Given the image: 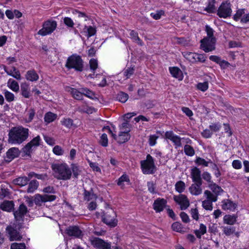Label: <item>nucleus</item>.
Segmentation results:
<instances>
[{
  "mask_svg": "<svg viewBox=\"0 0 249 249\" xmlns=\"http://www.w3.org/2000/svg\"><path fill=\"white\" fill-rule=\"evenodd\" d=\"M29 136V130L21 125L12 127L8 134L9 143L20 144L25 141Z\"/></svg>",
  "mask_w": 249,
  "mask_h": 249,
  "instance_id": "f257e3e1",
  "label": "nucleus"
},
{
  "mask_svg": "<svg viewBox=\"0 0 249 249\" xmlns=\"http://www.w3.org/2000/svg\"><path fill=\"white\" fill-rule=\"evenodd\" d=\"M51 168L53 172L55 178L59 180H67L71 179L72 172L68 165L65 163L53 164Z\"/></svg>",
  "mask_w": 249,
  "mask_h": 249,
  "instance_id": "f03ea898",
  "label": "nucleus"
},
{
  "mask_svg": "<svg viewBox=\"0 0 249 249\" xmlns=\"http://www.w3.org/2000/svg\"><path fill=\"white\" fill-rule=\"evenodd\" d=\"M83 61L81 56L76 54H72L67 59L65 66L68 69H73L77 71L83 70Z\"/></svg>",
  "mask_w": 249,
  "mask_h": 249,
  "instance_id": "7ed1b4c3",
  "label": "nucleus"
},
{
  "mask_svg": "<svg viewBox=\"0 0 249 249\" xmlns=\"http://www.w3.org/2000/svg\"><path fill=\"white\" fill-rule=\"evenodd\" d=\"M57 25L55 20H46L43 23L42 28L38 31L37 34L41 36L50 35L56 29Z\"/></svg>",
  "mask_w": 249,
  "mask_h": 249,
  "instance_id": "20e7f679",
  "label": "nucleus"
},
{
  "mask_svg": "<svg viewBox=\"0 0 249 249\" xmlns=\"http://www.w3.org/2000/svg\"><path fill=\"white\" fill-rule=\"evenodd\" d=\"M141 167L143 174H152L155 172L156 166L152 157L148 154L146 160L141 161Z\"/></svg>",
  "mask_w": 249,
  "mask_h": 249,
  "instance_id": "39448f33",
  "label": "nucleus"
},
{
  "mask_svg": "<svg viewBox=\"0 0 249 249\" xmlns=\"http://www.w3.org/2000/svg\"><path fill=\"white\" fill-rule=\"evenodd\" d=\"M115 212L112 209H108L102 216V221L106 224L112 227H115L117 224V220Z\"/></svg>",
  "mask_w": 249,
  "mask_h": 249,
  "instance_id": "423d86ee",
  "label": "nucleus"
},
{
  "mask_svg": "<svg viewBox=\"0 0 249 249\" xmlns=\"http://www.w3.org/2000/svg\"><path fill=\"white\" fill-rule=\"evenodd\" d=\"M215 38H204L201 39V48L205 52H209L215 50Z\"/></svg>",
  "mask_w": 249,
  "mask_h": 249,
  "instance_id": "0eeeda50",
  "label": "nucleus"
},
{
  "mask_svg": "<svg viewBox=\"0 0 249 249\" xmlns=\"http://www.w3.org/2000/svg\"><path fill=\"white\" fill-rule=\"evenodd\" d=\"M217 12V14L220 18H225L230 17L232 12L231 4L228 2H223Z\"/></svg>",
  "mask_w": 249,
  "mask_h": 249,
  "instance_id": "6e6552de",
  "label": "nucleus"
},
{
  "mask_svg": "<svg viewBox=\"0 0 249 249\" xmlns=\"http://www.w3.org/2000/svg\"><path fill=\"white\" fill-rule=\"evenodd\" d=\"M41 139L39 136H37L33 138L29 142L27 143L23 148V152L26 155H30L33 151L34 147H37L39 145Z\"/></svg>",
  "mask_w": 249,
  "mask_h": 249,
  "instance_id": "1a4fd4ad",
  "label": "nucleus"
},
{
  "mask_svg": "<svg viewBox=\"0 0 249 249\" xmlns=\"http://www.w3.org/2000/svg\"><path fill=\"white\" fill-rule=\"evenodd\" d=\"M91 244L97 249H111L110 243L106 242L98 237L93 239L91 241Z\"/></svg>",
  "mask_w": 249,
  "mask_h": 249,
  "instance_id": "9d476101",
  "label": "nucleus"
},
{
  "mask_svg": "<svg viewBox=\"0 0 249 249\" xmlns=\"http://www.w3.org/2000/svg\"><path fill=\"white\" fill-rule=\"evenodd\" d=\"M174 200L180 206L181 209L186 210L190 205V202L187 196L184 195L175 196Z\"/></svg>",
  "mask_w": 249,
  "mask_h": 249,
  "instance_id": "9b49d317",
  "label": "nucleus"
},
{
  "mask_svg": "<svg viewBox=\"0 0 249 249\" xmlns=\"http://www.w3.org/2000/svg\"><path fill=\"white\" fill-rule=\"evenodd\" d=\"M27 211V207L24 204H20L18 208L14 212V215L16 221L19 222L23 221L24 215Z\"/></svg>",
  "mask_w": 249,
  "mask_h": 249,
  "instance_id": "f8f14e48",
  "label": "nucleus"
},
{
  "mask_svg": "<svg viewBox=\"0 0 249 249\" xmlns=\"http://www.w3.org/2000/svg\"><path fill=\"white\" fill-rule=\"evenodd\" d=\"M66 232L69 236L78 238H82L83 235L81 230L76 226L69 227L66 229Z\"/></svg>",
  "mask_w": 249,
  "mask_h": 249,
  "instance_id": "ddd939ff",
  "label": "nucleus"
},
{
  "mask_svg": "<svg viewBox=\"0 0 249 249\" xmlns=\"http://www.w3.org/2000/svg\"><path fill=\"white\" fill-rule=\"evenodd\" d=\"M6 230L9 235L11 241L20 240L21 239V235L16 228L9 226L6 228Z\"/></svg>",
  "mask_w": 249,
  "mask_h": 249,
  "instance_id": "4468645a",
  "label": "nucleus"
},
{
  "mask_svg": "<svg viewBox=\"0 0 249 249\" xmlns=\"http://www.w3.org/2000/svg\"><path fill=\"white\" fill-rule=\"evenodd\" d=\"M20 151L18 148H11L6 152V156L4 157V160L6 162H10L15 158L18 157Z\"/></svg>",
  "mask_w": 249,
  "mask_h": 249,
  "instance_id": "2eb2a0df",
  "label": "nucleus"
},
{
  "mask_svg": "<svg viewBox=\"0 0 249 249\" xmlns=\"http://www.w3.org/2000/svg\"><path fill=\"white\" fill-rule=\"evenodd\" d=\"M165 137L166 139H168L171 141L176 145V147H181L182 146L181 142V138L174 134L173 131H169L165 132Z\"/></svg>",
  "mask_w": 249,
  "mask_h": 249,
  "instance_id": "dca6fc26",
  "label": "nucleus"
},
{
  "mask_svg": "<svg viewBox=\"0 0 249 249\" xmlns=\"http://www.w3.org/2000/svg\"><path fill=\"white\" fill-rule=\"evenodd\" d=\"M166 203L167 201L164 198H158L154 202L153 209L156 212L160 213L163 210Z\"/></svg>",
  "mask_w": 249,
  "mask_h": 249,
  "instance_id": "f3484780",
  "label": "nucleus"
},
{
  "mask_svg": "<svg viewBox=\"0 0 249 249\" xmlns=\"http://www.w3.org/2000/svg\"><path fill=\"white\" fill-rule=\"evenodd\" d=\"M202 182H194L189 187V190L190 193L194 196H198L200 195L202 192V189L201 188V185Z\"/></svg>",
  "mask_w": 249,
  "mask_h": 249,
  "instance_id": "a211bd4d",
  "label": "nucleus"
},
{
  "mask_svg": "<svg viewBox=\"0 0 249 249\" xmlns=\"http://www.w3.org/2000/svg\"><path fill=\"white\" fill-rule=\"evenodd\" d=\"M191 178L194 182H202L201 178V171L197 167H194L191 170Z\"/></svg>",
  "mask_w": 249,
  "mask_h": 249,
  "instance_id": "6ab92c4d",
  "label": "nucleus"
},
{
  "mask_svg": "<svg viewBox=\"0 0 249 249\" xmlns=\"http://www.w3.org/2000/svg\"><path fill=\"white\" fill-rule=\"evenodd\" d=\"M14 206L13 201L4 200L0 204V209L4 211L10 212L13 211Z\"/></svg>",
  "mask_w": 249,
  "mask_h": 249,
  "instance_id": "aec40b11",
  "label": "nucleus"
},
{
  "mask_svg": "<svg viewBox=\"0 0 249 249\" xmlns=\"http://www.w3.org/2000/svg\"><path fill=\"white\" fill-rule=\"evenodd\" d=\"M169 71L173 77L182 80L183 78L182 71L178 67H174L169 68Z\"/></svg>",
  "mask_w": 249,
  "mask_h": 249,
  "instance_id": "412c9836",
  "label": "nucleus"
},
{
  "mask_svg": "<svg viewBox=\"0 0 249 249\" xmlns=\"http://www.w3.org/2000/svg\"><path fill=\"white\" fill-rule=\"evenodd\" d=\"M4 70L8 75L12 76L17 80L21 79V75L20 72L15 67H12L11 70H8L6 67L4 66Z\"/></svg>",
  "mask_w": 249,
  "mask_h": 249,
  "instance_id": "4be33fe9",
  "label": "nucleus"
},
{
  "mask_svg": "<svg viewBox=\"0 0 249 249\" xmlns=\"http://www.w3.org/2000/svg\"><path fill=\"white\" fill-rule=\"evenodd\" d=\"M129 132V130H125L123 132H121L118 136L117 142L120 143H123L128 141L130 137Z\"/></svg>",
  "mask_w": 249,
  "mask_h": 249,
  "instance_id": "5701e85b",
  "label": "nucleus"
},
{
  "mask_svg": "<svg viewBox=\"0 0 249 249\" xmlns=\"http://www.w3.org/2000/svg\"><path fill=\"white\" fill-rule=\"evenodd\" d=\"M67 90L71 93L74 99L76 100H82L83 96L81 90L79 91L75 89L70 87H67Z\"/></svg>",
  "mask_w": 249,
  "mask_h": 249,
  "instance_id": "b1692460",
  "label": "nucleus"
},
{
  "mask_svg": "<svg viewBox=\"0 0 249 249\" xmlns=\"http://www.w3.org/2000/svg\"><path fill=\"white\" fill-rule=\"evenodd\" d=\"M21 94L26 98H29L31 96L29 85L26 83L21 84Z\"/></svg>",
  "mask_w": 249,
  "mask_h": 249,
  "instance_id": "393cba45",
  "label": "nucleus"
},
{
  "mask_svg": "<svg viewBox=\"0 0 249 249\" xmlns=\"http://www.w3.org/2000/svg\"><path fill=\"white\" fill-rule=\"evenodd\" d=\"M29 181V178L27 177L24 176L20 177L14 179L13 180V183L17 185L24 186L27 184Z\"/></svg>",
  "mask_w": 249,
  "mask_h": 249,
  "instance_id": "a878e982",
  "label": "nucleus"
},
{
  "mask_svg": "<svg viewBox=\"0 0 249 249\" xmlns=\"http://www.w3.org/2000/svg\"><path fill=\"white\" fill-rule=\"evenodd\" d=\"M25 77L27 80L34 82L38 80L39 76L35 70H30L27 71Z\"/></svg>",
  "mask_w": 249,
  "mask_h": 249,
  "instance_id": "bb28decb",
  "label": "nucleus"
},
{
  "mask_svg": "<svg viewBox=\"0 0 249 249\" xmlns=\"http://www.w3.org/2000/svg\"><path fill=\"white\" fill-rule=\"evenodd\" d=\"M61 124L66 127L71 129L75 128L76 125L73 123L72 119L69 118H64L60 122Z\"/></svg>",
  "mask_w": 249,
  "mask_h": 249,
  "instance_id": "cd10ccee",
  "label": "nucleus"
},
{
  "mask_svg": "<svg viewBox=\"0 0 249 249\" xmlns=\"http://www.w3.org/2000/svg\"><path fill=\"white\" fill-rule=\"evenodd\" d=\"M222 208L224 210H233L235 208V204L229 199L222 201Z\"/></svg>",
  "mask_w": 249,
  "mask_h": 249,
  "instance_id": "c85d7f7f",
  "label": "nucleus"
},
{
  "mask_svg": "<svg viewBox=\"0 0 249 249\" xmlns=\"http://www.w3.org/2000/svg\"><path fill=\"white\" fill-rule=\"evenodd\" d=\"M7 86L13 91L17 92L19 91V87L18 83L12 79H9L8 80Z\"/></svg>",
  "mask_w": 249,
  "mask_h": 249,
  "instance_id": "c756f323",
  "label": "nucleus"
},
{
  "mask_svg": "<svg viewBox=\"0 0 249 249\" xmlns=\"http://www.w3.org/2000/svg\"><path fill=\"white\" fill-rule=\"evenodd\" d=\"M209 187L211 190L213 192L215 195L217 196L218 195H220L223 190L222 189L215 183L212 182L209 184Z\"/></svg>",
  "mask_w": 249,
  "mask_h": 249,
  "instance_id": "7c9ffc66",
  "label": "nucleus"
},
{
  "mask_svg": "<svg viewBox=\"0 0 249 249\" xmlns=\"http://www.w3.org/2000/svg\"><path fill=\"white\" fill-rule=\"evenodd\" d=\"M27 111V114L26 116L27 118H25V121L27 123H30L33 120L35 114H36V111L33 108H30L28 110H26Z\"/></svg>",
  "mask_w": 249,
  "mask_h": 249,
  "instance_id": "2f4dec72",
  "label": "nucleus"
},
{
  "mask_svg": "<svg viewBox=\"0 0 249 249\" xmlns=\"http://www.w3.org/2000/svg\"><path fill=\"white\" fill-rule=\"evenodd\" d=\"M237 217L235 215H226L223 218L224 223L228 225H233L236 221Z\"/></svg>",
  "mask_w": 249,
  "mask_h": 249,
  "instance_id": "473e14b6",
  "label": "nucleus"
},
{
  "mask_svg": "<svg viewBox=\"0 0 249 249\" xmlns=\"http://www.w3.org/2000/svg\"><path fill=\"white\" fill-rule=\"evenodd\" d=\"M97 196L94 194L92 190L88 191L86 190H84V198L85 200L89 201L91 200H95Z\"/></svg>",
  "mask_w": 249,
  "mask_h": 249,
  "instance_id": "72a5a7b5",
  "label": "nucleus"
},
{
  "mask_svg": "<svg viewBox=\"0 0 249 249\" xmlns=\"http://www.w3.org/2000/svg\"><path fill=\"white\" fill-rule=\"evenodd\" d=\"M38 186V182L36 180H32L29 184L27 192L28 193H32L37 189Z\"/></svg>",
  "mask_w": 249,
  "mask_h": 249,
  "instance_id": "f704fd0d",
  "label": "nucleus"
},
{
  "mask_svg": "<svg viewBox=\"0 0 249 249\" xmlns=\"http://www.w3.org/2000/svg\"><path fill=\"white\" fill-rule=\"evenodd\" d=\"M204 195L206 197V200L211 201L212 202H215L217 200V196L216 195L213 194L211 191L209 190H206L204 191Z\"/></svg>",
  "mask_w": 249,
  "mask_h": 249,
  "instance_id": "c9c22d12",
  "label": "nucleus"
},
{
  "mask_svg": "<svg viewBox=\"0 0 249 249\" xmlns=\"http://www.w3.org/2000/svg\"><path fill=\"white\" fill-rule=\"evenodd\" d=\"M56 117V114L51 112H48L45 115L44 121L47 123H50L54 121Z\"/></svg>",
  "mask_w": 249,
  "mask_h": 249,
  "instance_id": "e433bc0d",
  "label": "nucleus"
},
{
  "mask_svg": "<svg viewBox=\"0 0 249 249\" xmlns=\"http://www.w3.org/2000/svg\"><path fill=\"white\" fill-rule=\"evenodd\" d=\"M206 232V227L203 224L200 225L199 230L195 231V233L196 237L198 238H200L202 235H204Z\"/></svg>",
  "mask_w": 249,
  "mask_h": 249,
  "instance_id": "4c0bfd02",
  "label": "nucleus"
},
{
  "mask_svg": "<svg viewBox=\"0 0 249 249\" xmlns=\"http://www.w3.org/2000/svg\"><path fill=\"white\" fill-rule=\"evenodd\" d=\"M214 3V0H208V5L204 10L209 13H213L215 10Z\"/></svg>",
  "mask_w": 249,
  "mask_h": 249,
  "instance_id": "58836bf2",
  "label": "nucleus"
},
{
  "mask_svg": "<svg viewBox=\"0 0 249 249\" xmlns=\"http://www.w3.org/2000/svg\"><path fill=\"white\" fill-rule=\"evenodd\" d=\"M3 93L4 95L5 99L8 102H11L15 100L14 94L6 89L3 90Z\"/></svg>",
  "mask_w": 249,
  "mask_h": 249,
  "instance_id": "ea45409f",
  "label": "nucleus"
},
{
  "mask_svg": "<svg viewBox=\"0 0 249 249\" xmlns=\"http://www.w3.org/2000/svg\"><path fill=\"white\" fill-rule=\"evenodd\" d=\"M176 190L179 193H182L185 189V183L182 181H178L175 184Z\"/></svg>",
  "mask_w": 249,
  "mask_h": 249,
  "instance_id": "a19ab883",
  "label": "nucleus"
},
{
  "mask_svg": "<svg viewBox=\"0 0 249 249\" xmlns=\"http://www.w3.org/2000/svg\"><path fill=\"white\" fill-rule=\"evenodd\" d=\"M134 69L133 68H128L123 71V75H124V79H127L129 78L134 73Z\"/></svg>",
  "mask_w": 249,
  "mask_h": 249,
  "instance_id": "79ce46f5",
  "label": "nucleus"
},
{
  "mask_svg": "<svg viewBox=\"0 0 249 249\" xmlns=\"http://www.w3.org/2000/svg\"><path fill=\"white\" fill-rule=\"evenodd\" d=\"M84 30L85 32H86L87 33V36L88 37H89L94 35L96 33L95 28L91 26H85Z\"/></svg>",
  "mask_w": 249,
  "mask_h": 249,
  "instance_id": "37998d69",
  "label": "nucleus"
},
{
  "mask_svg": "<svg viewBox=\"0 0 249 249\" xmlns=\"http://www.w3.org/2000/svg\"><path fill=\"white\" fill-rule=\"evenodd\" d=\"M80 90L82 91L83 95H84L92 99L95 98V94L92 91L87 88H81Z\"/></svg>",
  "mask_w": 249,
  "mask_h": 249,
  "instance_id": "c03bdc74",
  "label": "nucleus"
},
{
  "mask_svg": "<svg viewBox=\"0 0 249 249\" xmlns=\"http://www.w3.org/2000/svg\"><path fill=\"white\" fill-rule=\"evenodd\" d=\"M224 233L227 236H230L235 231V228L233 227L225 226L223 227Z\"/></svg>",
  "mask_w": 249,
  "mask_h": 249,
  "instance_id": "a18cd8bd",
  "label": "nucleus"
},
{
  "mask_svg": "<svg viewBox=\"0 0 249 249\" xmlns=\"http://www.w3.org/2000/svg\"><path fill=\"white\" fill-rule=\"evenodd\" d=\"M73 14L77 15L80 21H87L88 20V17L85 13L81 12L78 10H75L73 11Z\"/></svg>",
  "mask_w": 249,
  "mask_h": 249,
  "instance_id": "49530a36",
  "label": "nucleus"
},
{
  "mask_svg": "<svg viewBox=\"0 0 249 249\" xmlns=\"http://www.w3.org/2000/svg\"><path fill=\"white\" fill-rule=\"evenodd\" d=\"M184 151L185 154L188 156H193L195 155V152L191 146L186 144L184 147Z\"/></svg>",
  "mask_w": 249,
  "mask_h": 249,
  "instance_id": "de8ad7c7",
  "label": "nucleus"
},
{
  "mask_svg": "<svg viewBox=\"0 0 249 249\" xmlns=\"http://www.w3.org/2000/svg\"><path fill=\"white\" fill-rule=\"evenodd\" d=\"M128 95L124 92H120L117 96V99L122 103H125L128 100Z\"/></svg>",
  "mask_w": 249,
  "mask_h": 249,
  "instance_id": "09e8293b",
  "label": "nucleus"
},
{
  "mask_svg": "<svg viewBox=\"0 0 249 249\" xmlns=\"http://www.w3.org/2000/svg\"><path fill=\"white\" fill-rule=\"evenodd\" d=\"M130 36L131 38L135 41H137V43L140 45H142V42L138 36V34L134 30L131 31L130 33Z\"/></svg>",
  "mask_w": 249,
  "mask_h": 249,
  "instance_id": "8fccbe9b",
  "label": "nucleus"
},
{
  "mask_svg": "<svg viewBox=\"0 0 249 249\" xmlns=\"http://www.w3.org/2000/svg\"><path fill=\"white\" fill-rule=\"evenodd\" d=\"M182 54L183 56L188 61H189L191 62L194 63V59H193L192 56H196V53L185 51L182 52Z\"/></svg>",
  "mask_w": 249,
  "mask_h": 249,
  "instance_id": "3c124183",
  "label": "nucleus"
},
{
  "mask_svg": "<svg viewBox=\"0 0 249 249\" xmlns=\"http://www.w3.org/2000/svg\"><path fill=\"white\" fill-rule=\"evenodd\" d=\"M130 181L129 178L128 177L125 175L124 174L122 175L120 178H119L117 182V184L119 186H120L121 187H123L124 185V182H129Z\"/></svg>",
  "mask_w": 249,
  "mask_h": 249,
  "instance_id": "603ef678",
  "label": "nucleus"
},
{
  "mask_svg": "<svg viewBox=\"0 0 249 249\" xmlns=\"http://www.w3.org/2000/svg\"><path fill=\"white\" fill-rule=\"evenodd\" d=\"M213 202L208 200H204L202 201V205L206 210L212 211L213 210Z\"/></svg>",
  "mask_w": 249,
  "mask_h": 249,
  "instance_id": "864d4df0",
  "label": "nucleus"
},
{
  "mask_svg": "<svg viewBox=\"0 0 249 249\" xmlns=\"http://www.w3.org/2000/svg\"><path fill=\"white\" fill-rule=\"evenodd\" d=\"M35 203L36 205H40L42 202H45L44 195H37L34 199Z\"/></svg>",
  "mask_w": 249,
  "mask_h": 249,
  "instance_id": "5fc2aeb1",
  "label": "nucleus"
},
{
  "mask_svg": "<svg viewBox=\"0 0 249 249\" xmlns=\"http://www.w3.org/2000/svg\"><path fill=\"white\" fill-rule=\"evenodd\" d=\"M100 143L104 147H107L108 145V139L107 135L104 133L100 137Z\"/></svg>",
  "mask_w": 249,
  "mask_h": 249,
  "instance_id": "6e6d98bb",
  "label": "nucleus"
},
{
  "mask_svg": "<svg viewBox=\"0 0 249 249\" xmlns=\"http://www.w3.org/2000/svg\"><path fill=\"white\" fill-rule=\"evenodd\" d=\"M197 88L198 89L201 90L202 91H205L208 89V82L199 83L197 85Z\"/></svg>",
  "mask_w": 249,
  "mask_h": 249,
  "instance_id": "4d7b16f0",
  "label": "nucleus"
},
{
  "mask_svg": "<svg viewBox=\"0 0 249 249\" xmlns=\"http://www.w3.org/2000/svg\"><path fill=\"white\" fill-rule=\"evenodd\" d=\"M64 24L69 28H73L74 26V22L72 19L69 17H65L63 19Z\"/></svg>",
  "mask_w": 249,
  "mask_h": 249,
  "instance_id": "13d9d810",
  "label": "nucleus"
},
{
  "mask_svg": "<svg viewBox=\"0 0 249 249\" xmlns=\"http://www.w3.org/2000/svg\"><path fill=\"white\" fill-rule=\"evenodd\" d=\"M73 175L75 178H77L78 176L80 174L81 171L79 167L76 165H72L71 167Z\"/></svg>",
  "mask_w": 249,
  "mask_h": 249,
  "instance_id": "bf43d9fd",
  "label": "nucleus"
},
{
  "mask_svg": "<svg viewBox=\"0 0 249 249\" xmlns=\"http://www.w3.org/2000/svg\"><path fill=\"white\" fill-rule=\"evenodd\" d=\"M195 162L197 165H202L207 167L208 166L209 161L205 160V159H202L201 158L197 157V158H196V159L195 160Z\"/></svg>",
  "mask_w": 249,
  "mask_h": 249,
  "instance_id": "052dcab7",
  "label": "nucleus"
},
{
  "mask_svg": "<svg viewBox=\"0 0 249 249\" xmlns=\"http://www.w3.org/2000/svg\"><path fill=\"white\" fill-rule=\"evenodd\" d=\"M147 185L148 187V190L150 193L153 194L156 193V192L155 191V184L154 183L153 181L147 182Z\"/></svg>",
  "mask_w": 249,
  "mask_h": 249,
  "instance_id": "680f3d73",
  "label": "nucleus"
},
{
  "mask_svg": "<svg viewBox=\"0 0 249 249\" xmlns=\"http://www.w3.org/2000/svg\"><path fill=\"white\" fill-rule=\"evenodd\" d=\"M158 138L159 136L156 135H150L148 141L149 145L151 146L155 145L156 143V141Z\"/></svg>",
  "mask_w": 249,
  "mask_h": 249,
  "instance_id": "e2e57ef3",
  "label": "nucleus"
},
{
  "mask_svg": "<svg viewBox=\"0 0 249 249\" xmlns=\"http://www.w3.org/2000/svg\"><path fill=\"white\" fill-rule=\"evenodd\" d=\"M25 245L24 243H13L11 246V249H25Z\"/></svg>",
  "mask_w": 249,
  "mask_h": 249,
  "instance_id": "0e129e2a",
  "label": "nucleus"
},
{
  "mask_svg": "<svg viewBox=\"0 0 249 249\" xmlns=\"http://www.w3.org/2000/svg\"><path fill=\"white\" fill-rule=\"evenodd\" d=\"M53 152L56 155H62L64 153L62 148L59 145L55 146L53 148Z\"/></svg>",
  "mask_w": 249,
  "mask_h": 249,
  "instance_id": "69168bd1",
  "label": "nucleus"
},
{
  "mask_svg": "<svg viewBox=\"0 0 249 249\" xmlns=\"http://www.w3.org/2000/svg\"><path fill=\"white\" fill-rule=\"evenodd\" d=\"M172 228L174 231L179 232L181 231L182 225L180 223L176 222L172 224Z\"/></svg>",
  "mask_w": 249,
  "mask_h": 249,
  "instance_id": "338daca9",
  "label": "nucleus"
},
{
  "mask_svg": "<svg viewBox=\"0 0 249 249\" xmlns=\"http://www.w3.org/2000/svg\"><path fill=\"white\" fill-rule=\"evenodd\" d=\"M209 231L214 234L217 232L218 229L217 224L211 223L209 226Z\"/></svg>",
  "mask_w": 249,
  "mask_h": 249,
  "instance_id": "774afa93",
  "label": "nucleus"
}]
</instances>
